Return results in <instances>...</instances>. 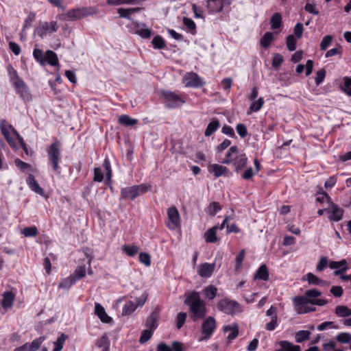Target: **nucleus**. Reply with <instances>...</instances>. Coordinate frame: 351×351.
I'll return each mask as SVG.
<instances>
[{"label": "nucleus", "instance_id": "obj_14", "mask_svg": "<svg viewBox=\"0 0 351 351\" xmlns=\"http://www.w3.org/2000/svg\"><path fill=\"white\" fill-rule=\"evenodd\" d=\"M230 0H208L206 6L210 14L218 13L222 11L226 4L229 5Z\"/></svg>", "mask_w": 351, "mask_h": 351}, {"label": "nucleus", "instance_id": "obj_3", "mask_svg": "<svg viewBox=\"0 0 351 351\" xmlns=\"http://www.w3.org/2000/svg\"><path fill=\"white\" fill-rule=\"evenodd\" d=\"M295 304V309L299 314H304L316 311L314 306H309V304L314 306H324L328 303L324 299H308L303 295L295 296L293 299Z\"/></svg>", "mask_w": 351, "mask_h": 351}, {"label": "nucleus", "instance_id": "obj_40", "mask_svg": "<svg viewBox=\"0 0 351 351\" xmlns=\"http://www.w3.org/2000/svg\"><path fill=\"white\" fill-rule=\"evenodd\" d=\"M122 250L129 256H134L138 252L139 248L136 245H124L122 247Z\"/></svg>", "mask_w": 351, "mask_h": 351}, {"label": "nucleus", "instance_id": "obj_43", "mask_svg": "<svg viewBox=\"0 0 351 351\" xmlns=\"http://www.w3.org/2000/svg\"><path fill=\"white\" fill-rule=\"evenodd\" d=\"M305 280L308 281L309 285L319 286L321 278L317 277L313 274L309 272L305 276V277H304L302 278V280Z\"/></svg>", "mask_w": 351, "mask_h": 351}, {"label": "nucleus", "instance_id": "obj_8", "mask_svg": "<svg viewBox=\"0 0 351 351\" xmlns=\"http://www.w3.org/2000/svg\"><path fill=\"white\" fill-rule=\"evenodd\" d=\"M98 10L95 7H82L69 10L66 16L70 20L76 21L82 18L97 14Z\"/></svg>", "mask_w": 351, "mask_h": 351}, {"label": "nucleus", "instance_id": "obj_53", "mask_svg": "<svg viewBox=\"0 0 351 351\" xmlns=\"http://www.w3.org/2000/svg\"><path fill=\"white\" fill-rule=\"evenodd\" d=\"M263 104H264L263 98L259 97L257 101H254V102H252V104H251V106L250 107V110L252 112H257L261 110Z\"/></svg>", "mask_w": 351, "mask_h": 351}, {"label": "nucleus", "instance_id": "obj_4", "mask_svg": "<svg viewBox=\"0 0 351 351\" xmlns=\"http://www.w3.org/2000/svg\"><path fill=\"white\" fill-rule=\"evenodd\" d=\"M0 130L9 145L13 149H17L18 146L15 139H17L19 141L20 138L22 137L17 132L15 128L8 123L6 120L3 119L0 121Z\"/></svg>", "mask_w": 351, "mask_h": 351}, {"label": "nucleus", "instance_id": "obj_55", "mask_svg": "<svg viewBox=\"0 0 351 351\" xmlns=\"http://www.w3.org/2000/svg\"><path fill=\"white\" fill-rule=\"evenodd\" d=\"M287 46L289 51H293L296 49V40L293 35H289L287 37Z\"/></svg>", "mask_w": 351, "mask_h": 351}, {"label": "nucleus", "instance_id": "obj_12", "mask_svg": "<svg viewBox=\"0 0 351 351\" xmlns=\"http://www.w3.org/2000/svg\"><path fill=\"white\" fill-rule=\"evenodd\" d=\"M167 215L169 222L167 223V226L169 229L174 230L180 226V214L178 209L175 206H172L167 210Z\"/></svg>", "mask_w": 351, "mask_h": 351}, {"label": "nucleus", "instance_id": "obj_25", "mask_svg": "<svg viewBox=\"0 0 351 351\" xmlns=\"http://www.w3.org/2000/svg\"><path fill=\"white\" fill-rule=\"evenodd\" d=\"M255 279H260L262 280H267L269 278V271L265 265H262L256 271L254 274Z\"/></svg>", "mask_w": 351, "mask_h": 351}, {"label": "nucleus", "instance_id": "obj_51", "mask_svg": "<svg viewBox=\"0 0 351 351\" xmlns=\"http://www.w3.org/2000/svg\"><path fill=\"white\" fill-rule=\"evenodd\" d=\"M245 255V250H242L236 256L235 259V270L238 271L241 269L243 261Z\"/></svg>", "mask_w": 351, "mask_h": 351}, {"label": "nucleus", "instance_id": "obj_18", "mask_svg": "<svg viewBox=\"0 0 351 351\" xmlns=\"http://www.w3.org/2000/svg\"><path fill=\"white\" fill-rule=\"evenodd\" d=\"M95 314L104 323L110 324L112 322V318L107 315L104 308L99 303L95 304Z\"/></svg>", "mask_w": 351, "mask_h": 351}, {"label": "nucleus", "instance_id": "obj_57", "mask_svg": "<svg viewBox=\"0 0 351 351\" xmlns=\"http://www.w3.org/2000/svg\"><path fill=\"white\" fill-rule=\"evenodd\" d=\"M97 346L99 348H106V351H108L110 346L108 338L105 335L101 337L99 339H98Z\"/></svg>", "mask_w": 351, "mask_h": 351}, {"label": "nucleus", "instance_id": "obj_24", "mask_svg": "<svg viewBox=\"0 0 351 351\" xmlns=\"http://www.w3.org/2000/svg\"><path fill=\"white\" fill-rule=\"evenodd\" d=\"M223 330L224 332H231L228 336V339L229 341L234 339L239 335V327L237 324H234V326H224Z\"/></svg>", "mask_w": 351, "mask_h": 351}, {"label": "nucleus", "instance_id": "obj_60", "mask_svg": "<svg viewBox=\"0 0 351 351\" xmlns=\"http://www.w3.org/2000/svg\"><path fill=\"white\" fill-rule=\"evenodd\" d=\"M139 261L146 266H149L151 265L150 256L146 252H141L139 254Z\"/></svg>", "mask_w": 351, "mask_h": 351}, {"label": "nucleus", "instance_id": "obj_62", "mask_svg": "<svg viewBox=\"0 0 351 351\" xmlns=\"http://www.w3.org/2000/svg\"><path fill=\"white\" fill-rule=\"evenodd\" d=\"M347 265V262L345 259H343L340 261H330L329 263V265H328V267L330 268V269H339L342 267H344V266H346Z\"/></svg>", "mask_w": 351, "mask_h": 351}, {"label": "nucleus", "instance_id": "obj_11", "mask_svg": "<svg viewBox=\"0 0 351 351\" xmlns=\"http://www.w3.org/2000/svg\"><path fill=\"white\" fill-rule=\"evenodd\" d=\"M216 328V321L213 317H208L202 323V332L204 335L202 337L200 341L208 339L214 332Z\"/></svg>", "mask_w": 351, "mask_h": 351}, {"label": "nucleus", "instance_id": "obj_46", "mask_svg": "<svg viewBox=\"0 0 351 351\" xmlns=\"http://www.w3.org/2000/svg\"><path fill=\"white\" fill-rule=\"evenodd\" d=\"M183 23L192 34L194 35L195 34L196 25L192 19L187 17H184Z\"/></svg>", "mask_w": 351, "mask_h": 351}, {"label": "nucleus", "instance_id": "obj_56", "mask_svg": "<svg viewBox=\"0 0 351 351\" xmlns=\"http://www.w3.org/2000/svg\"><path fill=\"white\" fill-rule=\"evenodd\" d=\"M8 73L10 77V83L21 78L19 76L17 71L14 69V67L11 64H9L8 66Z\"/></svg>", "mask_w": 351, "mask_h": 351}, {"label": "nucleus", "instance_id": "obj_42", "mask_svg": "<svg viewBox=\"0 0 351 351\" xmlns=\"http://www.w3.org/2000/svg\"><path fill=\"white\" fill-rule=\"evenodd\" d=\"M204 292L206 298L209 300H213L217 295V289L213 285H210L204 289Z\"/></svg>", "mask_w": 351, "mask_h": 351}, {"label": "nucleus", "instance_id": "obj_44", "mask_svg": "<svg viewBox=\"0 0 351 351\" xmlns=\"http://www.w3.org/2000/svg\"><path fill=\"white\" fill-rule=\"evenodd\" d=\"M46 339V337L45 336L40 337L38 338L35 339L33 340V341L30 343H29V346L32 350V351H36L38 350L43 342Z\"/></svg>", "mask_w": 351, "mask_h": 351}, {"label": "nucleus", "instance_id": "obj_64", "mask_svg": "<svg viewBox=\"0 0 351 351\" xmlns=\"http://www.w3.org/2000/svg\"><path fill=\"white\" fill-rule=\"evenodd\" d=\"M283 62V57L280 53L274 54L272 58V66L274 68L278 67Z\"/></svg>", "mask_w": 351, "mask_h": 351}, {"label": "nucleus", "instance_id": "obj_20", "mask_svg": "<svg viewBox=\"0 0 351 351\" xmlns=\"http://www.w3.org/2000/svg\"><path fill=\"white\" fill-rule=\"evenodd\" d=\"M208 170L210 173H213L215 178L226 175L228 172L227 167L218 164L208 165Z\"/></svg>", "mask_w": 351, "mask_h": 351}, {"label": "nucleus", "instance_id": "obj_16", "mask_svg": "<svg viewBox=\"0 0 351 351\" xmlns=\"http://www.w3.org/2000/svg\"><path fill=\"white\" fill-rule=\"evenodd\" d=\"M215 263H202L200 264L198 267L197 274L203 278H209L212 276L214 269H215Z\"/></svg>", "mask_w": 351, "mask_h": 351}, {"label": "nucleus", "instance_id": "obj_6", "mask_svg": "<svg viewBox=\"0 0 351 351\" xmlns=\"http://www.w3.org/2000/svg\"><path fill=\"white\" fill-rule=\"evenodd\" d=\"M150 189V185L144 184L125 187L121 189V197L125 199L134 200L136 197L144 194Z\"/></svg>", "mask_w": 351, "mask_h": 351}, {"label": "nucleus", "instance_id": "obj_5", "mask_svg": "<svg viewBox=\"0 0 351 351\" xmlns=\"http://www.w3.org/2000/svg\"><path fill=\"white\" fill-rule=\"evenodd\" d=\"M60 144L56 141L52 143L47 149L48 163L51 167L53 171L56 173H60L59 163L61 160V153L60 150Z\"/></svg>", "mask_w": 351, "mask_h": 351}, {"label": "nucleus", "instance_id": "obj_50", "mask_svg": "<svg viewBox=\"0 0 351 351\" xmlns=\"http://www.w3.org/2000/svg\"><path fill=\"white\" fill-rule=\"evenodd\" d=\"M221 209L220 204L218 202H214L208 207V213L210 215L215 216Z\"/></svg>", "mask_w": 351, "mask_h": 351}, {"label": "nucleus", "instance_id": "obj_1", "mask_svg": "<svg viewBox=\"0 0 351 351\" xmlns=\"http://www.w3.org/2000/svg\"><path fill=\"white\" fill-rule=\"evenodd\" d=\"M184 304L189 306L191 318L194 322L206 317L207 313L206 303L200 298L197 291H193L189 293L186 297Z\"/></svg>", "mask_w": 351, "mask_h": 351}, {"label": "nucleus", "instance_id": "obj_45", "mask_svg": "<svg viewBox=\"0 0 351 351\" xmlns=\"http://www.w3.org/2000/svg\"><path fill=\"white\" fill-rule=\"evenodd\" d=\"M21 232L26 237H36L38 232L36 226H31L23 228Z\"/></svg>", "mask_w": 351, "mask_h": 351}, {"label": "nucleus", "instance_id": "obj_39", "mask_svg": "<svg viewBox=\"0 0 351 351\" xmlns=\"http://www.w3.org/2000/svg\"><path fill=\"white\" fill-rule=\"evenodd\" d=\"M152 43L154 47L157 49H162L165 47V42L162 37L159 35L154 37Z\"/></svg>", "mask_w": 351, "mask_h": 351}, {"label": "nucleus", "instance_id": "obj_47", "mask_svg": "<svg viewBox=\"0 0 351 351\" xmlns=\"http://www.w3.org/2000/svg\"><path fill=\"white\" fill-rule=\"evenodd\" d=\"M49 31V25L47 22L40 23V25L36 28V32L40 38H43L46 33Z\"/></svg>", "mask_w": 351, "mask_h": 351}, {"label": "nucleus", "instance_id": "obj_52", "mask_svg": "<svg viewBox=\"0 0 351 351\" xmlns=\"http://www.w3.org/2000/svg\"><path fill=\"white\" fill-rule=\"evenodd\" d=\"M153 335V330H151L149 329L144 330L142 332V334L141 335V337L139 339V342L141 343H144L147 342L148 340L151 339Z\"/></svg>", "mask_w": 351, "mask_h": 351}, {"label": "nucleus", "instance_id": "obj_29", "mask_svg": "<svg viewBox=\"0 0 351 351\" xmlns=\"http://www.w3.org/2000/svg\"><path fill=\"white\" fill-rule=\"evenodd\" d=\"M274 40L273 33L267 32L261 38L260 43L262 47L267 48L270 46L271 43Z\"/></svg>", "mask_w": 351, "mask_h": 351}, {"label": "nucleus", "instance_id": "obj_54", "mask_svg": "<svg viewBox=\"0 0 351 351\" xmlns=\"http://www.w3.org/2000/svg\"><path fill=\"white\" fill-rule=\"evenodd\" d=\"M186 316V313L183 312H180L177 315L176 326L178 329H180L183 326L185 323Z\"/></svg>", "mask_w": 351, "mask_h": 351}, {"label": "nucleus", "instance_id": "obj_37", "mask_svg": "<svg viewBox=\"0 0 351 351\" xmlns=\"http://www.w3.org/2000/svg\"><path fill=\"white\" fill-rule=\"evenodd\" d=\"M33 56L35 60L41 65H44L45 64V56L44 55L43 51L41 49H34L33 51Z\"/></svg>", "mask_w": 351, "mask_h": 351}, {"label": "nucleus", "instance_id": "obj_63", "mask_svg": "<svg viewBox=\"0 0 351 351\" xmlns=\"http://www.w3.org/2000/svg\"><path fill=\"white\" fill-rule=\"evenodd\" d=\"M236 130L238 134L241 137L244 138L247 134V130L246 126L243 123H238L236 126Z\"/></svg>", "mask_w": 351, "mask_h": 351}, {"label": "nucleus", "instance_id": "obj_48", "mask_svg": "<svg viewBox=\"0 0 351 351\" xmlns=\"http://www.w3.org/2000/svg\"><path fill=\"white\" fill-rule=\"evenodd\" d=\"M322 292L317 289H312L306 290L304 293V297L308 299H317L316 298L320 296Z\"/></svg>", "mask_w": 351, "mask_h": 351}, {"label": "nucleus", "instance_id": "obj_28", "mask_svg": "<svg viewBox=\"0 0 351 351\" xmlns=\"http://www.w3.org/2000/svg\"><path fill=\"white\" fill-rule=\"evenodd\" d=\"M45 60L49 64L56 66L58 64V58L57 54L51 50H47L45 53Z\"/></svg>", "mask_w": 351, "mask_h": 351}, {"label": "nucleus", "instance_id": "obj_23", "mask_svg": "<svg viewBox=\"0 0 351 351\" xmlns=\"http://www.w3.org/2000/svg\"><path fill=\"white\" fill-rule=\"evenodd\" d=\"M220 126V123L217 119H213L207 125L205 131L204 135L205 136H211L217 130V129Z\"/></svg>", "mask_w": 351, "mask_h": 351}, {"label": "nucleus", "instance_id": "obj_36", "mask_svg": "<svg viewBox=\"0 0 351 351\" xmlns=\"http://www.w3.org/2000/svg\"><path fill=\"white\" fill-rule=\"evenodd\" d=\"M311 332L308 330H300L295 334V341L298 343H302L308 340L311 335Z\"/></svg>", "mask_w": 351, "mask_h": 351}, {"label": "nucleus", "instance_id": "obj_19", "mask_svg": "<svg viewBox=\"0 0 351 351\" xmlns=\"http://www.w3.org/2000/svg\"><path fill=\"white\" fill-rule=\"evenodd\" d=\"M159 317V311L156 308L152 312L150 315L147 317L145 326L149 328V330H154L158 327V319Z\"/></svg>", "mask_w": 351, "mask_h": 351}, {"label": "nucleus", "instance_id": "obj_7", "mask_svg": "<svg viewBox=\"0 0 351 351\" xmlns=\"http://www.w3.org/2000/svg\"><path fill=\"white\" fill-rule=\"evenodd\" d=\"M161 95L164 98L165 106L169 108L180 107L186 102V99L183 95H180L175 92L162 90Z\"/></svg>", "mask_w": 351, "mask_h": 351}, {"label": "nucleus", "instance_id": "obj_32", "mask_svg": "<svg viewBox=\"0 0 351 351\" xmlns=\"http://www.w3.org/2000/svg\"><path fill=\"white\" fill-rule=\"evenodd\" d=\"M76 282V280L73 276L71 275L66 278H64L58 285V287L60 289H69L72 285H73Z\"/></svg>", "mask_w": 351, "mask_h": 351}, {"label": "nucleus", "instance_id": "obj_61", "mask_svg": "<svg viewBox=\"0 0 351 351\" xmlns=\"http://www.w3.org/2000/svg\"><path fill=\"white\" fill-rule=\"evenodd\" d=\"M14 163H15V165L22 171H25L27 169H30L32 168V166L29 164L22 161L19 158L15 159Z\"/></svg>", "mask_w": 351, "mask_h": 351}, {"label": "nucleus", "instance_id": "obj_21", "mask_svg": "<svg viewBox=\"0 0 351 351\" xmlns=\"http://www.w3.org/2000/svg\"><path fill=\"white\" fill-rule=\"evenodd\" d=\"M27 184H28L29 187L35 193L43 195H44V190L39 186L37 181L35 180V178L33 175L29 174L26 180Z\"/></svg>", "mask_w": 351, "mask_h": 351}, {"label": "nucleus", "instance_id": "obj_59", "mask_svg": "<svg viewBox=\"0 0 351 351\" xmlns=\"http://www.w3.org/2000/svg\"><path fill=\"white\" fill-rule=\"evenodd\" d=\"M103 167L106 170V176L107 180H110L112 177V169L110 162L108 158H106L103 163Z\"/></svg>", "mask_w": 351, "mask_h": 351}, {"label": "nucleus", "instance_id": "obj_49", "mask_svg": "<svg viewBox=\"0 0 351 351\" xmlns=\"http://www.w3.org/2000/svg\"><path fill=\"white\" fill-rule=\"evenodd\" d=\"M336 340L341 343H348L351 341V335L348 332H340L336 337Z\"/></svg>", "mask_w": 351, "mask_h": 351}, {"label": "nucleus", "instance_id": "obj_15", "mask_svg": "<svg viewBox=\"0 0 351 351\" xmlns=\"http://www.w3.org/2000/svg\"><path fill=\"white\" fill-rule=\"evenodd\" d=\"M132 33L139 35L143 38H149L152 36V31L148 29L145 23L135 22L133 23Z\"/></svg>", "mask_w": 351, "mask_h": 351}, {"label": "nucleus", "instance_id": "obj_26", "mask_svg": "<svg viewBox=\"0 0 351 351\" xmlns=\"http://www.w3.org/2000/svg\"><path fill=\"white\" fill-rule=\"evenodd\" d=\"M218 226H214L208 229L205 233V239L207 243H215L217 240L216 235Z\"/></svg>", "mask_w": 351, "mask_h": 351}, {"label": "nucleus", "instance_id": "obj_17", "mask_svg": "<svg viewBox=\"0 0 351 351\" xmlns=\"http://www.w3.org/2000/svg\"><path fill=\"white\" fill-rule=\"evenodd\" d=\"M329 209L330 210V213H329L330 221H339L342 219L343 210L337 204L330 202Z\"/></svg>", "mask_w": 351, "mask_h": 351}, {"label": "nucleus", "instance_id": "obj_38", "mask_svg": "<svg viewBox=\"0 0 351 351\" xmlns=\"http://www.w3.org/2000/svg\"><path fill=\"white\" fill-rule=\"evenodd\" d=\"M72 276H73L75 279V280H78L83 277L86 276V267L85 265H80L78 266L75 271H73V274H71Z\"/></svg>", "mask_w": 351, "mask_h": 351}, {"label": "nucleus", "instance_id": "obj_34", "mask_svg": "<svg viewBox=\"0 0 351 351\" xmlns=\"http://www.w3.org/2000/svg\"><path fill=\"white\" fill-rule=\"evenodd\" d=\"M136 305L132 301L126 302L122 309L123 315H129L132 314L136 308Z\"/></svg>", "mask_w": 351, "mask_h": 351}, {"label": "nucleus", "instance_id": "obj_13", "mask_svg": "<svg viewBox=\"0 0 351 351\" xmlns=\"http://www.w3.org/2000/svg\"><path fill=\"white\" fill-rule=\"evenodd\" d=\"M186 87L199 88L204 86V82L195 73H188L184 77Z\"/></svg>", "mask_w": 351, "mask_h": 351}, {"label": "nucleus", "instance_id": "obj_31", "mask_svg": "<svg viewBox=\"0 0 351 351\" xmlns=\"http://www.w3.org/2000/svg\"><path fill=\"white\" fill-rule=\"evenodd\" d=\"M68 335L62 333L57 339L56 341L53 342L55 348L52 351H60L63 348V345L65 341L67 339Z\"/></svg>", "mask_w": 351, "mask_h": 351}, {"label": "nucleus", "instance_id": "obj_27", "mask_svg": "<svg viewBox=\"0 0 351 351\" xmlns=\"http://www.w3.org/2000/svg\"><path fill=\"white\" fill-rule=\"evenodd\" d=\"M279 344L281 346V350L283 351H300V346L293 345L288 341H280Z\"/></svg>", "mask_w": 351, "mask_h": 351}, {"label": "nucleus", "instance_id": "obj_33", "mask_svg": "<svg viewBox=\"0 0 351 351\" xmlns=\"http://www.w3.org/2000/svg\"><path fill=\"white\" fill-rule=\"evenodd\" d=\"M282 23V16L280 13H274L270 19V23L273 29H278L280 27Z\"/></svg>", "mask_w": 351, "mask_h": 351}, {"label": "nucleus", "instance_id": "obj_2", "mask_svg": "<svg viewBox=\"0 0 351 351\" xmlns=\"http://www.w3.org/2000/svg\"><path fill=\"white\" fill-rule=\"evenodd\" d=\"M223 164L230 165L234 167L235 171L239 173L247 163V157L245 153L239 152L237 146H232L227 152Z\"/></svg>", "mask_w": 351, "mask_h": 351}, {"label": "nucleus", "instance_id": "obj_41", "mask_svg": "<svg viewBox=\"0 0 351 351\" xmlns=\"http://www.w3.org/2000/svg\"><path fill=\"white\" fill-rule=\"evenodd\" d=\"M343 80V83L341 86V88L348 96L351 97V77H345Z\"/></svg>", "mask_w": 351, "mask_h": 351}, {"label": "nucleus", "instance_id": "obj_30", "mask_svg": "<svg viewBox=\"0 0 351 351\" xmlns=\"http://www.w3.org/2000/svg\"><path fill=\"white\" fill-rule=\"evenodd\" d=\"M335 313L341 317H349L351 315V309L346 306H337L335 309Z\"/></svg>", "mask_w": 351, "mask_h": 351}, {"label": "nucleus", "instance_id": "obj_10", "mask_svg": "<svg viewBox=\"0 0 351 351\" xmlns=\"http://www.w3.org/2000/svg\"><path fill=\"white\" fill-rule=\"evenodd\" d=\"M217 308L219 311L228 315H234L241 311L239 304L229 299L221 300L217 304Z\"/></svg>", "mask_w": 351, "mask_h": 351}, {"label": "nucleus", "instance_id": "obj_58", "mask_svg": "<svg viewBox=\"0 0 351 351\" xmlns=\"http://www.w3.org/2000/svg\"><path fill=\"white\" fill-rule=\"evenodd\" d=\"M332 38V36L330 35L325 36L320 43V49L322 51L326 50V49L330 45Z\"/></svg>", "mask_w": 351, "mask_h": 351}, {"label": "nucleus", "instance_id": "obj_9", "mask_svg": "<svg viewBox=\"0 0 351 351\" xmlns=\"http://www.w3.org/2000/svg\"><path fill=\"white\" fill-rule=\"evenodd\" d=\"M12 86L19 95V97L24 101L29 102L32 100V96L27 84L19 78L11 83Z\"/></svg>", "mask_w": 351, "mask_h": 351}, {"label": "nucleus", "instance_id": "obj_35", "mask_svg": "<svg viewBox=\"0 0 351 351\" xmlns=\"http://www.w3.org/2000/svg\"><path fill=\"white\" fill-rule=\"evenodd\" d=\"M137 120L135 119H132L128 115H121L119 118V123L125 125V126H132L135 125L137 123Z\"/></svg>", "mask_w": 351, "mask_h": 351}, {"label": "nucleus", "instance_id": "obj_22", "mask_svg": "<svg viewBox=\"0 0 351 351\" xmlns=\"http://www.w3.org/2000/svg\"><path fill=\"white\" fill-rule=\"evenodd\" d=\"M15 298V295L10 291H7L3 294V299L1 300V306L3 308L7 309L12 306L13 302Z\"/></svg>", "mask_w": 351, "mask_h": 351}]
</instances>
